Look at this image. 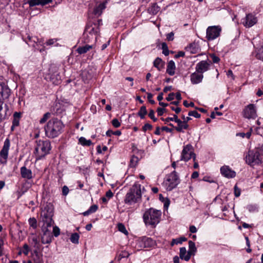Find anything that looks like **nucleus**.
<instances>
[{
  "mask_svg": "<svg viewBox=\"0 0 263 263\" xmlns=\"http://www.w3.org/2000/svg\"><path fill=\"white\" fill-rule=\"evenodd\" d=\"M49 80L54 85H58L61 82V77L58 73H54L50 76Z\"/></svg>",
  "mask_w": 263,
  "mask_h": 263,
  "instance_id": "29",
  "label": "nucleus"
},
{
  "mask_svg": "<svg viewBox=\"0 0 263 263\" xmlns=\"http://www.w3.org/2000/svg\"><path fill=\"white\" fill-rule=\"evenodd\" d=\"M158 115H162L166 112V109L164 108L158 107L157 109Z\"/></svg>",
  "mask_w": 263,
  "mask_h": 263,
  "instance_id": "53",
  "label": "nucleus"
},
{
  "mask_svg": "<svg viewBox=\"0 0 263 263\" xmlns=\"http://www.w3.org/2000/svg\"><path fill=\"white\" fill-rule=\"evenodd\" d=\"M21 116H14L12 120V125L11 127V130L14 131L15 127L18 126L20 124V117Z\"/></svg>",
  "mask_w": 263,
  "mask_h": 263,
  "instance_id": "36",
  "label": "nucleus"
},
{
  "mask_svg": "<svg viewBox=\"0 0 263 263\" xmlns=\"http://www.w3.org/2000/svg\"><path fill=\"white\" fill-rule=\"evenodd\" d=\"M106 135L108 137H111V135H112L116 136H120L121 135V132L120 130L114 132L111 130H108L106 133Z\"/></svg>",
  "mask_w": 263,
  "mask_h": 263,
  "instance_id": "42",
  "label": "nucleus"
},
{
  "mask_svg": "<svg viewBox=\"0 0 263 263\" xmlns=\"http://www.w3.org/2000/svg\"><path fill=\"white\" fill-rule=\"evenodd\" d=\"M29 247H28V245L27 244H25L23 246V253L25 255H28V254L29 253Z\"/></svg>",
  "mask_w": 263,
  "mask_h": 263,
  "instance_id": "52",
  "label": "nucleus"
},
{
  "mask_svg": "<svg viewBox=\"0 0 263 263\" xmlns=\"http://www.w3.org/2000/svg\"><path fill=\"white\" fill-rule=\"evenodd\" d=\"M154 65L159 71H160L164 67V62L162 61L161 59L157 58L154 62Z\"/></svg>",
  "mask_w": 263,
  "mask_h": 263,
  "instance_id": "32",
  "label": "nucleus"
},
{
  "mask_svg": "<svg viewBox=\"0 0 263 263\" xmlns=\"http://www.w3.org/2000/svg\"><path fill=\"white\" fill-rule=\"evenodd\" d=\"M141 243L144 248H151L155 245V241L151 238L143 237L141 239Z\"/></svg>",
  "mask_w": 263,
  "mask_h": 263,
  "instance_id": "22",
  "label": "nucleus"
},
{
  "mask_svg": "<svg viewBox=\"0 0 263 263\" xmlns=\"http://www.w3.org/2000/svg\"><path fill=\"white\" fill-rule=\"evenodd\" d=\"M186 240L187 238L183 236L173 239L171 243V246H173L175 245L181 244L183 241H185Z\"/></svg>",
  "mask_w": 263,
  "mask_h": 263,
  "instance_id": "33",
  "label": "nucleus"
},
{
  "mask_svg": "<svg viewBox=\"0 0 263 263\" xmlns=\"http://www.w3.org/2000/svg\"><path fill=\"white\" fill-rule=\"evenodd\" d=\"M100 29L96 23L89 22L88 23L85 27L84 31L92 34L94 36H97L98 33L99 32Z\"/></svg>",
  "mask_w": 263,
  "mask_h": 263,
  "instance_id": "15",
  "label": "nucleus"
},
{
  "mask_svg": "<svg viewBox=\"0 0 263 263\" xmlns=\"http://www.w3.org/2000/svg\"><path fill=\"white\" fill-rule=\"evenodd\" d=\"M28 222L30 227L33 229L37 228V221L34 217L30 218L28 220Z\"/></svg>",
  "mask_w": 263,
  "mask_h": 263,
  "instance_id": "39",
  "label": "nucleus"
},
{
  "mask_svg": "<svg viewBox=\"0 0 263 263\" xmlns=\"http://www.w3.org/2000/svg\"><path fill=\"white\" fill-rule=\"evenodd\" d=\"M234 194L236 197H239L240 195V190L236 185L234 186Z\"/></svg>",
  "mask_w": 263,
  "mask_h": 263,
  "instance_id": "57",
  "label": "nucleus"
},
{
  "mask_svg": "<svg viewBox=\"0 0 263 263\" xmlns=\"http://www.w3.org/2000/svg\"><path fill=\"white\" fill-rule=\"evenodd\" d=\"M4 241L3 239L0 237V256L3 254Z\"/></svg>",
  "mask_w": 263,
  "mask_h": 263,
  "instance_id": "59",
  "label": "nucleus"
},
{
  "mask_svg": "<svg viewBox=\"0 0 263 263\" xmlns=\"http://www.w3.org/2000/svg\"><path fill=\"white\" fill-rule=\"evenodd\" d=\"M262 159V154L255 148L249 150L245 157L246 163L251 166L261 164Z\"/></svg>",
  "mask_w": 263,
  "mask_h": 263,
  "instance_id": "5",
  "label": "nucleus"
},
{
  "mask_svg": "<svg viewBox=\"0 0 263 263\" xmlns=\"http://www.w3.org/2000/svg\"><path fill=\"white\" fill-rule=\"evenodd\" d=\"M160 7H159L156 3H153L148 7L147 11L149 14L155 15L160 11Z\"/></svg>",
  "mask_w": 263,
  "mask_h": 263,
  "instance_id": "30",
  "label": "nucleus"
},
{
  "mask_svg": "<svg viewBox=\"0 0 263 263\" xmlns=\"http://www.w3.org/2000/svg\"><path fill=\"white\" fill-rule=\"evenodd\" d=\"M227 75L228 77H231L232 80L235 79V77L233 73V72L231 70H229L227 73Z\"/></svg>",
  "mask_w": 263,
  "mask_h": 263,
  "instance_id": "62",
  "label": "nucleus"
},
{
  "mask_svg": "<svg viewBox=\"0 0 263 263\" xmlns=\"http://www.w3.org/2000/svg\"><path fill=\"white\" fill-rule=\"evenodd\" d=\"M162 46V53L165 55L167 56L169 54V50L168 49L167 45L166 43L163 42L161 44Z\"/></svg>",
  "mask_w": 263,
  "mask_h": 263,
  "instance_id": "41",
  "label": "nucleus"
},
{
  "mask_svg": "<svg viewBox=\"0 0 263 263\" xmlns=\"http://www.w3.org/2000/svg\"><path fill=\"white\" fill-rule=\"evenodd\" d=\"M183 105L186 107H188L189 106H194V103L193 102H190V103H188V102L186 100L183 101Z\"/></svg>",
  "mask_w": 263,
  "mask_h": 263,
  "instance_id": "63",
  "label": "nucleus"
},
{
  "mask_svg": "<svg viewBox=\"0 0 263 263\" xmlns=\"http://www.w3.org/2000/svg\"><path fill=\"white\" fill-rule=\"evenodd\" d=\"M67 108H66L64 105L59 102L56 103L53 106L52 109V114L53 115H59L61 114H66V111Z\"/></svg>",
  "mask_w": 263,
  "mask_h": 263,
  "instance_id": "16",
  "label": "nucleus"
},
{
  "mask_svg": "<svg viewBox=\"0 0 263 263\" xmlns=\"http://www.w3.org/2000/svg\"><path fill=\"white\" fill-rule=\"evenodd\" d=\"M170 108L175 111L176 114H179L181 111V108L178 106H173V105H169Z\"/></svg>",
  "mask_w": 263,
  "mask_h": 263,
  "instance_id": "50",
  "label": "nucleus"
},
{
  "mask_svg": "<svg viewBox=\"0 0 263 263\" xmlns=\"http://www.w3.org/2000/svg\"><path fill=\"white\" fill-rule=\"evenodd\" d=\"M57 40L55 39H49L46 42V44L48 46H50L53 45L54 43H55Z\"/></svg>",
  "mask_w": 263,
  "mask_h": 263,
  "instance_id": "58",
  "label": "nucleus"
},
{
  "mask_svg": "<svg viewBox=\"0 0 263 263\" xmlns=\"http://www.w3.org/2000/svg\"><path fill=\"white\" fill-rule=\"evenodd\" d=\"M220 172L221 174L227 178H234L236 176V173L228 166L221 167Z\"/></svg>",
  "mask_w": 263,
  "mask_h": 263,
  "instance_id": "18",
  "label": "nucleus"
},
{
  "mask_svg": "<svg viewBox=\"0 0 263 263\" xmlns=\"http://www.w3.org/2000/svg\"><path fill=\"white\" fill-rule=\"evenodd\" d=\"M177 123V126L175 127L176 130L179 132H183L184 129H186L188 128V124L185 121L184 116H183V121H182L181 120L178 118V116H174V118H167L165 119L166 122H168L169 120H174Z\"/></svg>",
  "mask_w": 263,
  "mask_h": 263,
  "instance_id": "10",
  "label": "nucleus"
},
{
  "mask_svg": "<svg viewBox=\"0 0 263 263\" xmlns=\"http://www.w3.org/2000/svg\"><path fill=\"white\" fill-rule=\"evenodd\" d=\"M161 211L154 208H150L147 210L143 216V221L146 225L151 226L152 227H155L159 223Z\"/></svg>",
  "mask_w": 263,
  "mask_h": 263,
  "instance_id": "3",
  "label": "nucleus"
},
{
  "mask_svg": "<svg viewBox=\"0 0 263 263\" xmlns=\"http://www.w3.org/2000/svg\"><path fill=\"white\" fill-rule=\"evenodd\" d=\"M41 216L43 221L47 224V227H50L53 222V207L50 203L47 204L41 212Z\"/></svg>",
  "mask_w": 263,
  "mask_h": 263,
  "instance_id": "6",
  "label": "nucleus"
},
{
  "mask_svg": "<svg viewBox=\"0 0 263 263\" xmlns=\"http://www.w3.org/2000/svg\"><path fill=\"white\" fill-rule=\"evenodd\" d=\"M10 145V140L7 138L4 141L3 148L0 152V163L2 164H6L7 162Z\"/></svg>",
  "mask_w": 263,
  "mask_h": 263,
  "instance_id": "11",
  "label": "nucleus"
},
{
  "mask_svg": "<svg viewBox=\"0 0 263 263\" xmlns=\"http://www.w3.org/2000/svg\"><path fill=\"white\" fill-rule=\"evenodd\" d=\"M24 41L28 45L35 48V49L39 50L40 52L44 50V48L39 49L36 47L39 44H41V42L39 41V39L36 36H32L30 35H28L27 37L24 39Z\"/></svg>",
  "mask_w": 263,
  "mask_h": 263,
  "instance_id": "12",
  "label": "nucleus"
},
{
  "mask_svg": "<svg viewBox=\"0 0 263 263\" xmlns=\"http://www.w3.org/2000/svg\"><path fill=\"white\" fill-rule=\"evenodd\" d=\"M211 58L212 59L213 62L214 63H217L220 61V59L218 57L215 55V54L211 55Z\"/></svg>",
  "mask_w": 263,
  "mask_h": 263,
  "instance_id": "51",
  "label": "nucleus"
},
{
  "mask_svg": "<svg viewBox=\"0 0 263 263\" xmlns=\"http://www.w3.org/2000/svg\"><path fill=\"white\" fill-rule=\"evenodd\" d=\"M147 110L146 109V107L143 106L141 107L140 110L138 112L137 115H146Z\"/></svg>",
  "mask_w": 263,
  "mask_h": 263,
  "instance_id": "46",
  "label": "nucleus"
},
{
  "mask_svg": "<svg viewBox=\"0 0 263 263\" xmlns=\"http://www.w3.org/2000/svg\"><path fill=\"white\" fill-rule=\"evenodd\" d=\"M142 191L141 185L139 184H134L126 193L124 202L128 205L139 203L141 201Z\"/></svg>",
  "mask_w": 263,
  "mask_h": 263,
  "instance_id": "2",
  "label": "nucleus"
},
{
  "mask_svg": "<svg viewBox=\"0 0 263 263\" xmlns=\"http://www.w3.org/2000/svg\"><path fill=\"white\" fill-rule=\"evenodd\" d=\"M175 96V94L174 92L170 93L168 95V97L166 98V100L168 101H172V100H174Z\"/></svg>",
  "mask_w": 263,
  "mask_h": 263,
  "instance_id": "60",
  "label": "nucleus"
},
{
  "mask_svg": "<svg viewBox=\"0 0 263 263\" xmlns=\"http://www.w3.org/2000/svg\"><path fill=\"white\" fill-rule=\"evenodd\" d=\"M52 235L51 232L47 229L44 231L43 235L41 238L42 243H50L52 241Z\"/></svg>",
  "mask_w": 263,
  "mask_h": 263,
  "instance_id": "20",
  "label": "nucleus"
},
{
  "mask_svg": "<svg viewBox=\"0 0 263 263\" xmlns=\"http://www.w3.org/2000/svg\"><path fill=\"white\" fill-rule=\"evenodd\" d=\"M52 0H29L28 3L30 7L41 5L45 6L52 3Z\"/></svg>",
  "mask_w": 263,
  "mask_h": 263,
  "instance_id": "21",
  "label": "nucleus"
},
{
  "mask_svg": "<svg viewBox=\"0 0 263 263\" xmlns=\"http://www.w3.org/2000/svg\"><path fill=\"white\" fill-rule=\"evenodd\" d=\"M98 205L96 204H93V205L90 206V207L89 208V209L88 210L84 212L83 213V215L85 216H88L90 214L96 212L97 211V210H98Z\"/></svg>",
  "mask_w": 263,
  "mask_h": 263,
  "instance_id": "34",
  "label": "nucleus"
},
{
  "mask_svg": "<svg viewBox=\"0 0 263 263\" xmlns=\"http://www.w3.org/2000/svg\"><path fill=\"white\" fill-rule=\"evenodd\" d=\"M11 90L9 87L3 83H0V102L8 99L10 95Z\"/></svg>",
  "mask_w": 263,
  "mask_h": 263,
  "instance_id": "13",
  "label": "nucleus"
},
{
  "mask_svg": "<svg viewBox=\"0 0 263 263\" xmlns=\"http://www.w3.org/2000/svg\"><path fill=\"white\" fill-rule=\"evenodd\" d=\"M244 115H254L256 113V106L250 104L247 106L243 110Z\"/></svg>",
  "mask_w": 263,
  "mask_h": 263,
  "instance_id": "24",
  "label": "nucleus"
},
{
  "mask_svg": "<svg viewBox=\"0 0 263 263\" xmlns=\"http://www.w3.org/2000/svg\"><path fill=\"white\" fill-rule=\"evenodd\" d=\"M69 193V189L68 187L64 185L62 188V194L64 196H66Z\"/></svg>",
  "mask_w": 263,
  "mask_h": 263,
  "instance_id": "55",
  "label": "nucleus"
},
{
  "mask_svg": "<svg viewBox=\"0 0 263 263\" xmlns=\"http://www.w3.org/2000/svg\"><path fill=\"white\" fill-rule=\"evenodd\" d=\"M92 48V45L86 44L85 46L79 47L77 49V51L80 54H84Z\"/></svg>",
  "mask_w": 263,
  "mask_h": 263,
  "instance_id": "31",
  "label": "nucleus"
},
{
  "mask_svg": "<svg viewBox=\"0 0 263 263\" xmlns=\"http://www.w3.org/2000/svg\"><path fill=\"white\" fill-rule=\"evenodd\" d=\"M179 256L181 259H184L185 261H189L192 255L189 253V251L186 252V250L185 247H182L180 248Z\"/></svg>",
  "mask_w": 263,
  "mask_h": 263,
  "instance_id": "27",
  "label": "nucleus"
},
{
  "mask_svg": "<svg viewBox=\"0 0 263 263\" xmlns=\"http://www.w3.org/2000/svg\"><path fill=\"white\" fill-rule=\"evenodd\" d=\"M112 125L116 128H118L120 126L121 123L118 119L115 118L111 121Z\"/></svg>",
  "mask_w": 263,
  "mask_h": 263,
  "instance_id": "45",
  "label": "nucleus"
},
{
  "mask_svg": "<svg viewBox=\"0 0 263 263\" xmlns=\"http://www.w3.org/2000/svg\"><path fill=\"white\" fill-rule=\"evenodd\" d=\"M152 128V126L149 123L145 124L142 127L143 130L146 132V130H150Z\"/></svg>",
  "mask_w": 263,
  "mask_h": 263,
  "instance_id": "54",
  "label": "nucleus"
},
{
  "mask_svg": "<svg viewBox=\"0 0 263 263\" xmlns=\"http://www.w3.org/2000/svg\"><path fill=\"white\" fill-rule=\"evenodd\" d=\"M51 144L49 141H37L35 148L36 160H40L44 158L46 155L49 154Z\"/></svg>",
  "mask_w": 263,
  "mask_h": 263,
  "instance_id": "4",
  "label": "nucleus"
},
{
  "mask_svg": "<svg viewBox=\"0 0 263 263\" xmlns=\"http://www.w3.org/2000/svg\"><path fill=\"white\" fill-rule=\"evenodd\" d=\"M209 68V64L206 61H201L197 64L196 66V71L200 73L203 74Z\"/></svg>",
  "mask_w": 263,
  "mask_h": 263,
  "instance_id": "17",
  "label": "nucleus"
},
{
  "mask_svg": "<svg viewBox=\"0 0 263 263\" xmlns=\"http://www.w3.org/2000/svg\"><path fill=\"white\" fill-rule=\"evenodd\" d=\"M196 109L199 110L202 114H207L208 115L210 114V115H215V112L213 110H211V112H209L208 110L204 108H196Z\"/></svg>",
  "mask_w": 263,
  "mask_h": 263,
  "instance_id": "43",
  "label": "nucleus"
},
{
  "mask_svg": "<svg viewBox=\"0 0 263 263\" xmlns=\"http://www.w3.org/2000/svg\"><path fill=\"white\" fill-rule=\"evenodd\" d=\"M53 233L55 237H58L60 234V230L57 226L53 228Z\"/></svg>",
  "mask_w": 263,
  "mask_h": 263,
  "instance_id": "48",
  "label": "nucleus"
},
{
  "mask_svg": "<svg viewBox=\"0 0 263 263\" xmlns=\"http://www.w3.org/2000/svg\"><path fill=\"white\" fill-rule=\"evenodd\" d=\"M79 235L77 233H74L72 234L71 235V237L70 238V241L75 244H78L79 243Z\"/></svg>",
  "mask_w": 263,
  "mask_h": 263,
  "instance_id": "38",
  "label": "nucleus"
},
{
  "mask_svg": "<svg viewBox=\"0 0 263 263\" xmlns=\"http://www.w3.org/2000/svg\"><path fill=\"white\" fill-rule=\"evenodd\" d=\"M64 125L58 118H53L50 120L45 127V134L49 138H54L62 133Z\"/></svg>",
  "mask_w": 263,
  "mask_h": 263,
  "instance_id": "1",
  "label": "nucleus"
},
{
  "mask_svg": "<svg viewBox=\"0 0 263 263\" xmlns=\"http://www.w3.org/2000/svg\"><path fill=\"white\" fill-rule=\"evenodd\" d=\"M221 27L220 26H209L206 29V37L208 40L212 41L219 37L221 32Z\"/></svg>",
  "mask_w": 263,
  "mask_h": 263,
  "instance_id": "9",
  "label": "nucleus"
},
{
  "mask_svg": "<svg viewBox=\"0 0 263 263\" xmlns=\"http://www.w3.org/2000/svg\"><path fill=\"white\" fill-rule=\"evenodd\" d=\"M189 250L188 251L189 253H190L191 255H194L197 251V249L195 246V243L192 240L189 241Z\"/></svg>",
  "mask_w": 263,
  "mask_h": 263,
  "instance_id": "35",
  "label": "nucleus"
},
{
  "mask_svg": "<svg viewBox=\"0 0 263 263\" xmlns=\"http://www.w3.org/2000/svg\"><path fill=\"white\" fill-rule=\"evenodd\" d=\"M118 229L119 231L125 235H127L128 234L125 226L122 223H120L118 224Z\"/></svg>",
  "mask_w": 263,
  "mask_h": 263,
  "instance_id": "40",
  "label": "nucleus"
},
{
  "mask_svg": "<svg viewBox=\"0 0 263 263\" xmlns=\"http://www.w3.org/2000/svg\"><path fill=\"white\" fill-rule=\"evenodd\" d=\"M176 65L175 62L173 60L170 61L167 65L166 72L170 76H173L175 73Z\"/></svg>",
  "mask_w": 263,
  "mask_h": 263,
  "instance_id": "26",
  "label": "nucleus"
},
{
  "mask_svg": "<svg viewBox=\"0 0 263 263\" xmlns=\"http://www.w3.org/2000/svg\"><path fill=\"white\" fill-rule=\"evenodd\" d=\"M179 182V177L174 171L166 176L164 184L167 191H171L177 186Z\"/></svg>",
  "mask_w": 263,
  "mask_h": 263,
  "instance_id": "7",
  "label": "nucleus"
},
{
  "mask_svg": "<svg viewBox=\"0 0 263 263\" xmlns=\"http://www.w3.org/2000/svg\"><path fill=\"white\" fill-rule=\"evenodd\" d=\"M32 240L34 247L36 249H39L40 247V244L38 238L36 237H33L32 239Z\"/></svg>",
  "mask_w": 263,
  "mask_h": 263,
  "instance_id": "44",
  "label": "nucleus"
},
{
  "mask_svg": "<svg viewBox=\"0 0 263 263\" xmlns=\"http://www.w3.org/2000/svg\"><path fill=\"white\" fill-rule=\"evenodd\" d=\"M257 22V17L252 13H249L243 20L242 24L246 27L250 28L256 24Z\"/></svg>",
  "mask_w": 263,
  "mask_h": 263,
  "instance_id": "14",
  "label": "nucleus"
},
{
  "mask_svg": "<svg viewBox=\"0 0 263 263\" xmlns=\"http://www.w3.org/2000/svg\"><path fill=\"white\" fill-rule=\"evenodd\" d=\"M97 37L92 34H89L86 32H84L82 37V42L84 43L87 44L92 41H96Z\"/></svg>",
  "mask_w": 263,
  "mask_h": 263,
  "instance_id": "25",
  "label": "nucleus"
},
{
  "mask_svg": "<svg viewBox=\"0 0 263 263\" xmlns=\"http://www.w3.org/2000/svg\"><path fill=\"white\" fill-rule=\"evenodd\" d=\"M153 95L151 93H147V99L148 101L152 104H155V102L154 100L152 99Z\"/></svg>",
  "mask_w": 263,
  "mask_h": 263,
  "instance_id": "56",
  "label": "nucleus"
},
{
  "mask_svg": "<svg viewBox=\"0 0 263 263\" xmlns=\"http://www.w3.org/2000/svg\"><path fill=\"white\" fill-rule=\"evenodd\" d=\"M193 161L196 160V155L194 153V148L192 145L187 144L183 147L181 155V160L187 161L191 158Z\"/></svg>",
  "mask_w": 263,
  "mask_h": 263,
  "instance_id": "8",
  "label": "nucleus"
},
{
  "mask_svg": "<svg viewBox=\"0 0 263 263\" xmlns=\"http://www.w3.org/2000/svg\"><path fill=\"white\" fill-rule=\"evenodd\" d=\"M105 4V3H101L96 7L93 9V14L97 16H100L102 13L103 10L106 8Z\"/></svg>",
  "mask_w": 263,
  "mask_h": 263,
  "instance_id": "28",
  "label": "nucleus"
},
{
  "mask_svg": "<svg viewBox=\"0 0 263 263\" xmlns=\"http://www.w3.org/2000/svg\"><path fill=\"white\" fill-rule=\"evenodd\" d=\"M248 209L250 212H255L257 210V208L255 205H249L248 206Z\"/></svg>",
  "mask_w": 263,
  "mask_h": 263,
  "instance_id": "61",
  "label": "nucleus"
},
{
  "mask_svg": "<svg viewBox=\"0 0 263 263\" xmlns=\"http://www.w3.org/2000/svg\"><path fill=\"white\" fill-rule=\"evenodd\" d=\"M79 142L83 146H90L92 144V142L90 140H87L83 137L79 138Z\"/></svg>",
  "mask_w": 263,
  "mask_h": 263,
  "instance_id": "37",
  "label": "nucleus"
},
{
  "mask_svg": "<svg viewBox=\"0 0 263 263\" xmlns=\"http://www.w3.org/2000/svg\"><path fill=\"white\" fill-rule=\"evenodd\" d=\"M166 36L167 41H172L174 39V33L173 32L168 33L166 35Z\"/></svg>",
  "mask_w": 263,
  "mask_h": 263,
  "instance_id": "49",
  "label": "nucleus"
},
{
  "mask_svg": "<svg viewBox=\"0 0 263 263\" xmlns=\"http://www.w3.org/2000/svg\"><path fill=\"white\" fill-rule=\"evenodd\" d=\"M138 158L136 156H133L130 159V165L132 167H134L137 164L138 162Z\"/></svg>",
  "mask_w": 263,
  "mask_h": 263,
  "instance_id": "47",
  "label": "nucleus"
},
{
  "mask_svg": "<svg viewBox=\"0 0 263 263\" xmlns=\"http://www.w3.org/2000/svg\"><path fill=\"white\" fill-rule=\"evenodd\" d=\"M21 176L23 178L31 179L32 178V173L31 170L28 169L26 166L21 168Z\"/></svg>",
  "mask_w": 263,
  "mask_h": 263,
  "instance_id": "23",
  "label": "nucleus"
},
{
  "mask_svg": "<svg viewBox=\"0 0 263 263\" xmlns=\"http://www.w3.org/2000/svg\"><path fill=\"white\" fill-rule=\"evenodd\" d=\"M161 130L162 131H165L167 133H171L172 132L173 130V129L172 128H170L166 126H163L162 128H161Z\"/></svg>",
  "mask_w": 263,
  "mask_h": 263,
  "instance_id": "64",
  "label": "nucleus"
},
{
  "mask_svg": "<svg viewBox=\"0 0 263 263\" xmlns=\"http://www.w3.org/2000/svg\"><path fill=\"white\" fill-rule=\"evenodd\" d=\"M191 82L193 84H197L201 83L203 78V75L197 71L191 74Z\"/></svg>",
  "mask_w": 263,
  "mask_h": 263,
  "instance_id": "19",
  "label": "nucleus"
}]
</instances>
